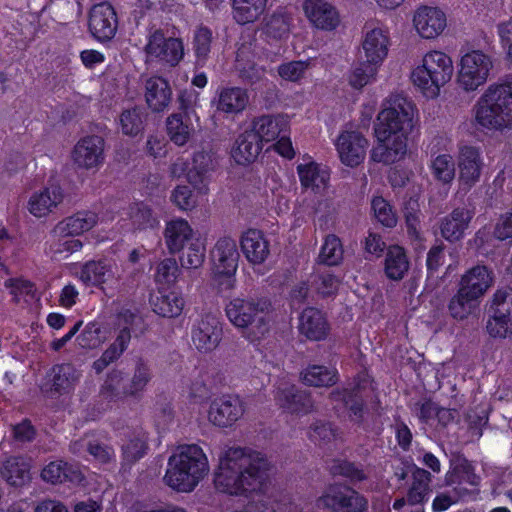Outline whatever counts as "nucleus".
Here are the masks:
<instances>
[{
    "label": "nucleus",
    "instance_id": "f257e3e1",
    "mask_svg": "<svg viewBox=\"0 0 512 512\" xmlns=\"http://www.w3.org/2000/svg\"><path fill=\"white\" fill-rule=\"evenodd\" d=\"M270 471V462L262 453L246 447H227L219 455L214 485L221 493L249 497L265 491Z\"/></svg>",
    "mask_w": 512,
    "mask_h": 512
},
{
    "label": "nucleus",
    "instance_id": "f03ea898",
    "mask_svg": "<svg viewBox=\"0 0 512 512\" xmlns=\"http://www.w3.org/2000/svg\"><path fill=\"white\" fill-rule=\"evenodd\" d=\"M209 460L197 444L178 446L169 456L163 483L177 493H191L209 475Z\"/></svg>",
    "mask_w": 512,
    "mask_h": 512
},
{
    "label": "nucleus",
    "instance_id": "7ed1b4c3",
    "mask_svg": "<svg viewBox=\"0 0 512 512\" xmlns=\"http://www.w3.org/2000/svg\"><path fill=\"white\" fill-rule=\"evenodd\" d=\"M272 305L262 297L237 296L225 306L229 322L241 330L243 336L251 342L265 336L270 329Z\"/></svg>",
    "mask_w": 512,
    "mask_h": 512
},
{
    "label": "nucleus",
    "instance_id": "20e7f679",
    "mask_svg": "<svg viewBox=\"0 0 512 512\" xmlns=\"http://www.w3.org/2000/svg\"><path fill=\"white\" fill-rule=\"evenodd\" d=\"M454 72L453 61L449 55L439 50L427 52L421 64L411 73L413 84L428 98L439 95L440 89L452 78Z\"/></svg>",
    "mask_w": 512,
    "mask_h": 512
},
{
    "label": "nucleus",
    "instance_id": "39448f33",
    "mask_svg": "<svg viewBox=\"0 0 512 512\" xmlns=\"http://www.w3.org/2000/svg\"><path fill=\"white\" fill-rule=\"evenodd\" d=\"M240 254L235 239L220 237L211 250V270L213 279L223 290H231L236 285V272Z\"/></svg>",
    "mask_w": 512,
    "mask_h": 512
},
{
    "label": "nucleus",
    "instance_id": "423d86ee",
    "mask_svg": "<svg viewBox=\"0 0 512 512\" xmlns=\"http://www.w3.org/2000/svg\"><path fill=\"white\" fill-rule=\"evenodd\" d=\"M492 68L490 55L481 50H471L460 59L457 82L463 90L475 91L486 83Z\"/></svg>",
    "mask_w": 512,
    "mask_h": 512
},
{
    "label": "nucleus",
    "instance_id": "0eeeda50",
    "mask_svg": "<svg viewBox=\"0 0 512 512\" xmlns=\"http://www.w3.org/2000/svg\"><path fill=\"white\" fill-rule=\"evenodd\" d=\"M144 51L146 63L157 61L175 67L184 56V45L181 39L166 37L161 29H156L148 35Z\"/></svg>",
    "mask_w": 512,
    "mask_h": 512
},
{
    "label": "nucleus",
    "instance_id": "6e6552de",
    "mask_svg": "<svg viewBox=\"0 0 512 512\" xmlns=\"http://www.w3.org/2000/svg\"><path fill=\"white\" fill-rule=\"evenodd\" d=\"M318 507L333 512H366L367 500L353 489L343 485H331L318 499Z\"/></svg>",
    "mask_w": 512,
    "mask_h": 512
},
{
    "label": "nucleus",
    "instance_id": "1a4fd4ad",
    "mask_svg": "<svg viewBox=\"0 0 512 512\" xmlns=\"http://www.w3.org/2000/svg\"><path fill=\"white\" fill-rule=\"evenodd\" d=\"M404 130H374L376 144L371 152L375 162L391 164L406 153L407 139Z\"/></svg>",
    "mask_w": 512,
    "mask_h": 512
},
{
    "label": "nucleus",
    "instance_id": "9d476101",
    "mask_svg": "<svg viewBox=\"0 0 512 512\" xmlns=\"http://www.w3.org/2000/svg\"><path fill=\"white\" fill-rule=\"evenodd\" d=\"M390 32L384 26H376L367 22L364 26L361 54L368 62L381 66L388 56L390 47Z\"/></svg>",
    "mask_w": 512,
    "mask_h": 512
},
{
    "label": "nucleus",
    "instance_id": "9b49d317",
    "mask_svg": "<svg viewBox=\"0 0 512 512\" xmlns=\"http://www.w3.org/2000/svg\"><path fill=\"white\" fill-rule=\"evenodd\" d=\"M378 114V128H415V106L407 98L391 97Z\"/></svg>",
    "mask_w": 512,
    "mask_h": 512
},
{
    "label": "nucleus",
    "instance_id": "f8f14e48",
    "mask_svg": "<svg viewBox=\"0 0 512 512\" xmlns=\"http://www.w3.org/2000/svg\"><path fill=\"white\" fill-rule=\"evenodd\" d=\"M245 413L243 401L235 395H222L212 400L207 417L208 421L219 428L232 427Z\"/></svg>",
    "mask_w": 512,
    "mask_h": 512
},
{
    "label": "nucleus",
    "instance_id": "ddd939ff",
    "mask_svg": "<svg viewBox=\"0 0 512 512\" xmlns=\"http://www.w3.org/2000/svg\"><path fill=\"white\" fill-rule=\"evenodd\" d=\"M65 193L58 183H49L31 193L27 200L28 212L37 219L48 217L63 203Z\"/></svg>",
    "mask_w": 512,
    "mask_h": 512
},
{
    "label": "nucleus",
    "instance_id": "4468645a",
    "mask_svg": "<svg viewBox=\"0 0 512 512\" xmlns=\"http://www.w3.org/2000/svg\"><path fill=\"white\" fill-rule=\"evenodd\" d=\"M89 31L99 42L110 41L118 28L117 15L114 8L107 2L96 4L89 14Z\"/></svg>",
    "mask_w": 512,
    "mask_h": 512
},
{
    "label": "nucleus",
    "instance_id": "2eb2a0df",
    "mask_svg": "<svg viewBox=\"0 0 512 512\" xmlns=\"http://www.w3.org/2000/svg\"><path fill=\"white\" fill-rule=\"evenodd\" d=\"M72 160L80 169L98 170L104 162V140L98 136L80 139L72 151Z\"/></svg>",
    "mask_w": 512,
    "mask_h": 512
},
{
    "label": "nucleus",
    "instance_id": "dca6fc26",
    "mask_svg": "<svg viewBox=\"0 0 512 512\" xmlns=\"http://www.w3.org/2000/svg\"><path fill=\"white\" fill-rule=\"evenodd\" d=\"M368 141L359 130H343L336 141L341 162L349 167H355L363 162Z\"/></svg>",
    "mask_w": 512,
    "mask_h": 512
},
{
    "label": "nucleus",
    "instance_id": "f3484780",
    "mask_svg": "<svg viewBox=\"0 0 512 512\" xmlns=\"http://www.w3.org/2000/svg\"><path fill=\"white\" fill-rule=\"evenodd\" d=\"M413 26L421 38L435 39L445 30L447 18L437 7L421 6L413 15Z\"/></svg>",
    "mask_w": 512,
    "mask_h": 512
},
{
    "label": "nucleus",
    "instance_id": "a211bd4d",
    "mask_svg": "<svg viewBox=\"0 0 512 512\" xmlns=\"http://www.w3.org/2000/svg\"><path fill=\"white\" fill-rule=\"evenodd\" d=\"M222 339V325L219 319L212 315L202 317L192 329V343L200 352L215 350Z\"/></svg>",
    "mask_w": 512,
    "mask_h": 512
},
{
    "label": "nucleus",
    "instance_id": "6ab92c4d",
    "mask_svg": "<svg viewBox=\"0 0 512 512\" xmlns=\"http://www.w3.org/2000/svg\"><path fill=\"white\" fill-rule=\"evenodd\" d=\"M79 279L86 286H96L101 289L114 288L118 283L117 267L104 260L87 262L79 273Z\"/></svg>",
    "mask_w": 512,
    "mask_h": 512
},
{
    "label": "nucleus",
    "instance_id": "aec40b11",
    "mask_svg": "<svg viewBox=\"0 0 512 512\" xmlns=\"http://www.w3.org/2000/svg\"><path fill=\"white\" fill-rule=\"evenodd\" d=\"M303 10L308 20L317 29L332 31L340 24L337 9L326 0H305Z\"/></svg>",
    "mask_w": 512,
    "mask_h": 512
},
{
    "label": "nucleus",
    "instance_id": "412c9836",
    "mask_svg": "<svg viewBox=\"0 0 512 512\" xmlns=\"http://www.w3.org/2000/svg\"><path fill=\"white\" fill-rule=\"evenodd\" d=\"M482 99L496 105L508 124H512V75L501 77L490 84Z\"/></svg>",
    "mask_w": 512,
    "mask_h": 512
},
{
    "label": "nucleus",
    "instance_id": "4be33fe9",
    "mask_svg": "<svg viewBox=\"0 0 512 512\" xmlns=\"http://www.w3.org/2000/svg\"><path fill=\"white\" fill-rule=\"evenodd\" d=\"M163 234L165 245L171 254L183 251L186 245L196 238L190 223L181 217L167 221Z\"/></svg>",
    "mask_w": 512,
    "mask_h": 512
},
{
    "label": "nucleus",
    "instance_id": "5701e85b",
    "mask_svg": "<svg viewBox=\"0 0 512 512\" xmlns=\"http://www.w3.org/2000/svg\"><path fill=\"white\" fill-rule=\"evenodd\" d=\"M261 130H245L239 135L231 150L234 161L240 165L253 162L264 148Z\"/></svg>",
    "mask_w": 512,
    "mask_h": 512
},
{
    "label": "nucleus",
    "instance_id": "b1692460",
    "mask_svg": "<svg viewBox=\"0 0 512 512\" xmlns=\"http://www.w3.org/2000/svg\"><path fill=\"white\" fill-rule=\"evenodd\" d=\"M275 400L291 414H305L312 409V401L308 394L298 391L289 382H281L275 392Z\"/></svg>",
    "mask_w": 512,
    "mask_h": 512
},
{
    "label": "nucleus",
    "instance_id": "393cba45",
    "mask_svg": "<svg viewBox=\"0 0 512 512\" xmlns=\"http://www.w3.org/2000/svg\"><path fill=\"white\" fill-rule=\"evenodd\" d=\"M240 247L246 260L252 265H260L270 254L269 242L262 231L248 229L240 237Z\"/></svg>",
    "mask_w": 512,
    "mask_h": 512
},
{
    "label": "nucleus",
    "instance_id": "a878e982",
    "mask_svg": "<svg viewBox=\"0 0 512 512\" xmlns=\"http://www.w3.org/2000/svg\"><path fill=\"white\" fill-rule=\"evenodd\" d=\"M248 103V91L241 87H220L213 100L216 110L228 115L242 113Z\"/></svg>",
    "mask_w": 512,
    "mask_h": 512
},
{
    "label": "nucleus",
    "instance_id": "bb28decb",
    "mask_svg": "<svg viewBox=\"0 0 512 512\" xmlns=\"http://www.w3.org/2000/svg\"><path fill=\"white\" fill-rule=\"evenodd\" d=\"M483 161L475 147L463 146L459 150L458 167L459 181L470 188L480 179Z\"/></svg>",
    "mask_w": 512,
    "mask_h": 512
},
{
    "label": "nucleus",
    "instance_id": "cd10ccee",
    "mask_svg": "<svg viewBox=\"0 0 512 512\" xmlns=\"http://www.w3.org/2000/svg\"><path fill=\"white\" fill-rule=\"evenodd\" d=\"M493 273L486 266L477 265L469 269L461 278L459 289L480 300L493 285Z\"/></svg>",
    "mask_w": 512,
    "mask_h": 512
},
{
    "label": "nucleus",
    "instance_id": "c85d7f7f",
    "mask_svg": "<svg viewBox=\"0 0 512 512\" xmlns=\"http://www.w3.org/2000/svg\"><path fill=\"white\" fill-rule=\"evenodd\" d=\"M98 223V216L92 211H80L65 217L54 226L55 236H80Z\"/></svg>",
    "mask_w": 512,
    "mask_h": 512
},
{
    "label": "nucleus",
    "instance_id": "c756f323",
    "mask_svg": "<svg viewBox=\"0 0 512 512\" xmlns=\"http://www.w3.org/2000/svg\"><path fill=\"white\" fill-rule=\"evenodd\" d=\"M150 302L156 314L167 318L180 316L185 307L183 295L175 290L158 289L157 293L152 296Z\"/></svg>",
    "mask_w": 512,
    "mask_h": 512
},
{
    "label": "nucleus",
    "instance_id": "7c9ffc66",
    "mask_svg": "<svg viewBox=\"0 0 512 512\" xmlns=\"http://www.w3.org/2000/svg\"><path fill=\"white\" fill-rule=\"evenodd\" d=\"M299 330L308 339L319 341L327 336L329 325L326 317L320 310L309 307L300 316Z\"/></svg>",
    "mask_w": 512,
    "mask_h": 512
},
{
    "label": "nucleus",
    "instance_id": "2f4dec72",
    "mask_svg": "<svg viewBox=\"0 0 512 512\" xmlns=\"http://www.w3.org/2000/svg\"><path fill=\"white\" fill-rule=\"evenodd\" d=\"M172 91L168 81L159 76L146 80L145 99L148 106L155 112H161L168 107Z\"/></svg>",
    "mask_w": 512,
    "mask_h": 512
},
{
    "label": "nucleus",
    "instance_id": "473e14b6",
    "mask_svg": "<svg viewBox=\"0 0 512 512\" xmlns=\"http://www.w3.org/2000/svg\"><path fill=\"white\" fill-rule=\"evenodd\" d=\"M297 172L303 187L309 188L315 193H322L327 189L330 173L326 167L311 161L299 164Z\"/></svg>",
    "mask_w": 512,
    "mask_h": 512
},
{
    "label": "nucleus",
    "instance_id": "72a5a7b5",
    "mask_svg": "<svg viewBox=\"0 0 512 512\" xmlns=\"http://www.w3.org/2000/svg\"><path fill=\"white\" fill-rule=\"evenodd\" d=\"M363 389L361 385L350 388L337 389L331 393V399L334 403L343 404L350 414L352 421L360 422L363 417Z\"/></svg>",
    "mask_w": 512,
    "mask_h": 512
},
{
    "label": "nucleus",
    "instance_id": "f704fd0d",
    "mask_svg": "<svg viewBox=\"0 0 512 512\" xmlns=\"http://www.w3.org/2000/svg\"><path fill=\"white\" fill-rule=\"evenodd\" d=\"M473 217L471 210L456 208L441 223V234L448 241H456L464 236L465 230Z\"/></svg>",
    "mask_w": 512,
    "mask_h": 512
},
{
    "label": "nucleus",
    "instance_id": "c9c22d12",
    "mask_svg": "<svg viewBox=\"0 0 512 512\" xmlns=\"http://www.w3.org/2000/svg\"><path fill=\"white\" fill-rule=\"evenodd\" d=\"M44 481L52 484L69 481L72 483H80L83 480L82 472L78 467L69 465L63 461H53L49 463L41 473Z\"/></svg>",
    "mask_w": 512,
    "mask_h": 512
},
{
    "label": "nucleus",
    "instance_id": "e433bc0d",
    "mask_svg": "<svg viewBox=\"0 0 512 512\" xmlns=\"http://www.w3.org/2000/svg\"><path fill=\"white\" fill-rule=\"evenodd\" d=\"M474 116L476 124L482 128H508L512 124H508L506 118L493 103H488L480 97L478 103L474 107Z\"/></svg>",
    "mask_w": 512,
    "mask_h": 512
},
{
    "label": "nucleus",
    "instance_id": "4c0bfd02",
    "mask_svg": "<svg viewBox=\"0 0 512 512\" xmlns=\"http://www.w3.org/2000/svg\"><path fill=\"white\" fill-rule=\"evenodd\" d=\"M267 0H232L233 19L241 25L256 21L265 11Z\"/></svg>",
    "mask_w": 512,
    "mask_h": 512
},
{
    "label": "nucleus",
    "instance_id": "58836bf2",
    "mask_svg": "<svg viewBox=\"0 0 512 512\" xmlns=\"http://www.w3.org/2000/svg\"><path fill=\"white\" fill-rule=\"evenodd\" d=\"M409 270V261L405 250L398 246H390L385 257L384 271L391 280H401Z\"/></svg>",
    "mask_w": 512,
    "mask_h": 512
},
{
    "label": "nucleus",
    "instance_id": "ea45409f",
    "mask_svg": "<svg viewBox=\"0 0 512 512\" xmlns=\"http://www.w3.org/2000/svg\"><path fill=\"white\" fill-rule=\"evenodd\" d=\"M261 131L263 132L262 141H264V148L267 151L274 150L280 156L289 160L294 158L296 152L291 137L286 133V130Z\"/></svg>",
    "mask_w": 512,
    "mask_h": 512
},
{
    "label": "nucleus",
    "instance_id": "a19ab883",
    "mask_svg": "<svg viewBox=\"0 0 512 512\" xmlns=\"http://www.w3.org/2000/svg\"><path fill=\"white\" fill-rule=\"evenodd\" d=\"M191 168L188 171V181L199 190L200 193L208 192L207 185L204 184V176L213 169V159L207 152H198L194 155Z\"/></svg>",
    "mask_w": 512,
    "mask_h": 512
},
{
    "label": "nucleus",
    "instance_id": "79ce46f5",
    "mask_svg": "<svg viewBox=\"0 0 512 512\" xmlns=\"http://www.w3.org/2000/svg\"><path fill=\"white\" fill-rule=\"evenodd\" d=\"M431 474L425 469L415 467L412 472V484L407 493L409 505H419L428 499Z\"/></svg>",
    "mask_w": 512,
    "mask_h": 512
},
{
    "label": "nucleus",
    "instance_id": "37998d69",
    "mask_svg": "<svg viewBox=\"0 0 512 512\" xmlns=\"http://www.w3.org/2000/svg\"><path fill=\"white\" fill-rule=\"evenodd\" d=\"M47 253L55 259H65L71 254L80 251L83 247L81 240L71 236H55L54 228L46 242Z\"/></svg>",
    "mask_w": 512,
    "mask_h": 512
},
{
    "label": "nucleus",
    "instance_id": "c03bdc74",
    "mask_svg": "<svg viewBox=\"0 0 512 512\" xmlns=\"http://www.w3.org/2000/svg\"><path fill=\"white\" fill-rule=\"evenodd\" d=\"M449 312L454 319L463 320L479 308V299L458 289L449 303Z\"/></svg>",
    "mask_w": 512,
    "mask_h": 512
},
{
    "label": "nucleus",
    "instance_id": "a18cd8bd",
    "mask_svg": "<svg viewBox=\"0 0 512 512\" xmlns=\"http://www.w3.org/2000/svg\"><path fill=\"white\" fill-rule=\"evenodd\" d=\"M102 396L109 401H122L130 396L128 385L124 384V374L113 370L108 375L101 389Z\"/></svg>",
    "mask_w": 512,
    "mask_h": 512
},
{
    "label": "nucleus",
    "instance_id": "49530a36",
    "mask_svg": "<svg viewBox=\"0 0 512 512\" xmlns=\"http://www.w3.org/2000/svg\"><path fill=\"white\" fill-rule=\"evenodd\" d=\"M302 379L310 386H331L337 381V371L323 365H311L302 372Z\"/></svg>",
    "mask_w": 512,
    "mask_h": 512
},
{
    "label": "nucleus",
    "instance_id": "de8ad7c7",
    "mask_svg": "<svg viewBox=\"0 0 512 512\" xmlns=\"http://www.w3.org/2000/svg\"><path fill=\"white\" fill-rule=\"evenodd\" d=\"M29 463L21 457L7 459L2 468V475L13 486L22 485L29 479Z\"/></svg>",
    "mask_w": 512,
    "mask_h": 512
},
{
    "label": "nucleus",
    "instance_id": "09e8293b",
    "mask_svg": "<svg viewBox=\"0 0 512 512\" xmlns=\"http://www.w3.org/2000/svg\"><path fill=\"white\" fill-rule=\"evenodd\" d=\"M147 450V435L138 431L133 433L127 443L122 446V457L125 465H131L141 459Z\"/></svg>",
    "mask_w": 512,
    "mask_h": 512
},
{
    "label": "nucleus",
    "instance_id": "8fccbe9b",
    "mask_svg": "<svg viewBox=\"0 0 512 512\" xmlns=\"http://www.w3.org/2000/svg\"><path fill=\"white\" fill-rule=\"evenodd\" d=\"M205 257L206 243L198 236L187 244L180 257V263L184 269H198L203 265Z\"/></svg>",
    "mask_w": 512,
    "mask_h": 512
},
{
    "label": "nucleus",
    "instance_id": "3c124183",
    "mask_svg": "<svg viewBox=\"0 0 512 512\" xmlns=\"http://www.w3.org/2000/svg\"><path fill=\"white\" fill-rule=\"evenodd\" d=\"M109 337V329L107 326L100 325L95 322L88 323L77 341L79 346L85 349H94L104 343Z\"/></svg>",
    "mask_w": 512,
    "mask_h": 512
},
{
    "label": "nucleus",
    "instance_id": "603ef678",
    "mask_svg": "<svg viewBox=\"0 0 512 512\" xmlns=\"http://www.w3.org/2000/svg\"><path fill=\"white\" fill-rule=\"evenodd\" d=\"M379 68V65H374L363 58L349 75L350 85L355 89L363 88L375 79Z\"/></svg>",
    "mask_w": 512,
    "mask_h": 512
},
{
    "label": "nucleus",
    "instance_id": "864d4df0",
    "mask_svg": "<svg viewBox=\"0 0 512 512\" xmlns=\"http://www.w3.org/2000/svg\"><path fill=\"white\" fill-rule=\"evenodd\" d=\"M80 377L79 372L70 364H62L53 368V387L56 391L70 389Z\"/></svg>",
    "mask_w": 512,
    "mask_h": 512
},
{
    "label": "nucleus",
    "instance_id": "5fc2aeb1",
    "mask_svg": "<svg viewBox=\"0 0 512 512\" xmlns=\"http://www.w3.org/2000/svg\"><path fill=\"white\" fill-rule=\"evenodd\" d=\"M195 125H199V118L195 110L184 102L166 120V128H194Z\"/></svg>",
    "mask_w": 512,
    "mask_h": 512
},
{
    "label": "nucleus",
    "instance_id": "6e6d98bb",
    "mask_svg": "<svg viewBox=\"0 0 512 512\" xmlns=\"http://www.w3.org/2000/svg\"><path fill=\"white\" fill-rule=\"evenodd\" d=\"M319 258L322 263L333 266L343 259V247L340 239L335 235H328L321 247Z\"/></svg>",
    "mask_w": 512,
    "mask_h": 512
},
{
    "label": "nucleus",
    "instance_id": "4d7b16f0",
    "mask_svg": "<svg viewBox=\"0 0 512 512\" xmlns=\"http://www.w3.org/2000/svg\"><path fill=\"white\" fill-rule=\"evenodd\" d=\"M212 32L208 27L200 26L194 34L193 48L198 65L203 66L211 50Z\"/></svg>",
    "mask_w": 512,
    "mask_h": 512
},
{
    "label": "nucleus",
    "instance_id": "13d9d810",
    "mask_svg": "<svg viewBox=\"0 0 512 512\" xmlns=\"http://www.w3.org/2000/svg\"><path fill=\"white\" fill-rule=\"evenodd\" d=\"M371 209L375 219L385 227L392 228L397 224V216L389 202L382 196H374Z\"/></svg>",
    "mask_w": 512,
    "mask_h": 512
},
{
    "label": "nucleus",
    "instance_id": "bf43d9fd",
    "mask_svg": "<svg viewBox=\"0 0 512 512\" xmlns=\"http://www.w3.org/2000/svg\"><path fill=\"white\" fill-rule=\"evenodd\" d=\"M129 216L136 229L153 228L158 225V220L153 216L151 209L144 203H134L129 208Z\"/></svg>",
    "mask_w": 512,
    "mask_h": 512
},
{
    "label": "nucleus",
    "instance_id": "052dcab7",
    "mask_svg": "<svg viewBox=\"0 0 512 512\" xmlns=\"http://www.w3.org/2000/svg\"><path fill=\"white\" fill-rule=\"evenodd\" d=\"M434 177L443 183H450L455 176V164L451 155L440 154L431 163Z\"/></svg>",
    "mask_w": 512,
    "mask_h": 512
},
{
    "label": "nucleus",
    "instance_id": "680f3d73",
    "mask_svg": "<svg viewBox=\"0 0 512 512\" xmlns=\"http://www.w3.org/2000/svg\"><path fill=\"white\" fill-rule=\"evenodd\" d=\"M180 269L174 258H165L156 266L155 281L158 284L172 285L179 276Z\"/></svg>",
    "mask_w": 512,
    "mask_h": 512
},
{
    "label": "nucleus",
    "instance_id": "e2e57ef3",
    "mask_svg": "<svg viewBox=\"0 0 512 512\" xmlns=\"http://www.w3.org/2000/svg\"><path fill=\"white\" fill-rule=\"evenodd\" d=\"M491 308L500 317L512 319V288L498 289L493 295Z\"/></svg>",
    "mask_w": 512,
    "mask_h": 512
},
{
    "label": "nucleus",
    "instance_id": "0e129e2a",
    "mask_svg": "<svg viewBox=\"0 0 512 512\" xmlns=\"http://www.w3.org/2000/svg\"><path fill=\"white\" fill-rule=\"evenodd\" d=\"M340 281L329 272H322L313 276L312 287L317 294L326 297L338 290Z\"/></svg>",
    "mask_w": 512,
    "mask_h": 512
},
{
    "label": "nucleus",
    "instance_id": "69168bd1",
    "mask_svg": "<svg viewBox=\"0 0 512 512\" xmlns=\"http://www.w3.org/2000/svg\"><path fill=\"white\" fill-rule=\"evenodd\" d=\"M290 30L288 17L283 13H274L265 25V33L273 39H282Z\"/></svg>",
    "mask_w": 512,
    "mask_h": 512
},
{
    "label": "nucleus",
    "instance_id": "338daca9",
    "mask_svg": "<svg viewBox=\"0 0 512 512\" xmlns=\"http://www.w3.org/2000/svg\"><path fill=\"white\" fill-rule=\"evenodd\" d=\"M171 202L180 210L190 211L197 206V199L186 185L177 186L171 193Z\"/></svg>",
    "mask_w": 512,
    "mask_h": 512
},
{
    "label": "nucleus",
    "instance_id": "774afa93",
    "mask_svg": "<svg viewBox=\"0 0 512 512\" xmlns=\"http://www.w3.org/2000/svg\"><path fill=\"white\" fill-rule=\"evenodd\" d=\"M512 319L500 317L497 313L488 319L486 329L494 338H505L511 332Z\"/></svg>",
    "mask_w": 512,
    "mask_h": 512
}]
</instances>
